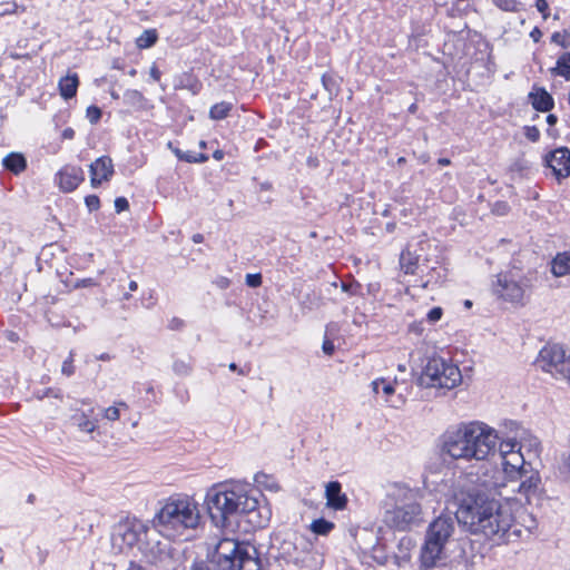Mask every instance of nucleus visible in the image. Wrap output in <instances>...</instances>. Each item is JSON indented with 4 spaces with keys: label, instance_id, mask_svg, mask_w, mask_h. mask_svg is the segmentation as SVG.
Listing matches in <instances>:
<instances>
[{
    "label": "nucleus",
    "instance_id": "obj_2",
    "mask_svg": "<svg viewBox=\"0 0 570 570\" xmlns=\"http://www.w3.org/2000/svg\"><path fill=\"white\" fill-rule=\"evenodd\" d=\"M205 502L213 523L219 528L228 527L235 515H245L254 528H263L268 521L267 510L246 484L229 483L208 490Z\"/></svg>",
    "mask_w": 570,
    "mask_h": 570
},
{
    "label": "nucleus",
    "instance_id": "obj_62",
    "mask_svg": "<svg viewBox=\"0 0 570 570\" xmlns=\"http://www.w3.org/2000/svg\"><path fill=\"white\" fill-rule=\"evenodd\" d=\"M99 358L105 361V360H108V358H109V356H108L107 354H101V355L99 356Z\"/></svg>",
    "mask_w": 570,
    "mask_h": 570
},
{
    "label": "nucleus",
    "instance_id": "obj_34",
    "mask_svg": "<svg viewBox=\"0 0 570 570\" xmlns=\"http://www.w3.org/2000/svg\"><path fill=\"white\" fill-rule=\"evenodd\" d=\"M157 39L158 35L155 29L145 30V48L154 46Z\"/></svg>",
    "mask_w": 570,
    "mask_h": 570
},
{
    "label": "nucleus",
    "instance_id": "obj_8",
    "mask_svg": "<svg viewBox=\"0 0 570 570\" xmlns=\"http://www.w3.org/2000/svg\"><path fill=\"white\" fill-rule=\"evenodd\" d=\"M391 498L394 500V507L385 512L384 521L387 525L406 530L419 521L422 512L419 491L397 487Z\"/></svg>",
    "mask_w": 570,
    "mask_h": 570
},
{
    "label": "nucleus",
    "instance_id": "obj_22",
    "mask_svg": "<svg viewBox=\"0 0 570 570\" xmlns=\"http://www.w3.org/2000/svg\"><path fill=\"white\" fill-rule=\"evenodd\" d=\"M534 109L539 111H549L553 108V99L543 88H537L529 95Z\"/></svg>",
    "mask_w": 570,
    "mask_h": 570
},
{
    "label": "nucleus",
    "instance_id": "obj_45",
    "mask_svg": "<svg viewBox=\"0 0 570 570\" xmlns=\"http://www.w3.org/2000/svg\"><path fill=\"white\" fill-rule=\"evenodd\" d=\"M383 384V393L387 396L394 393V386L391 383H382Z\"/></svg>",
    "mask_w": 570,
    "mask_h": 570
},
{
    "label": "nucleus",
    "instance_id": "obj_51",
    "mask_svg": "<svg viewBox=\"0 0 570 570\" xmlns=\"http://www.w3.org/2000/svg\"><path fill=\"white\" fill-rule=\"evenodd\" d=\"M177 156H178L180 159H185V160H187V161H189V163H190V161H197V160H198V159H197V158H195V157H191V156H189V155H183V154H180L179 151H177Z\"/></svg>",
    "mask_w": 570,
    "mask_h": 570
},
{
    "label": "nucleus",
    "instance_id": "obj_3",
    "mask_svg": "<svg viewBox=\"0 0 570 570\" xmlns=\"http://www.w3.org/2000/svg\"><path fill=\"white\" fill-rule=\"evenodd\" d=\"M495 429L481 421L461 422L441 438V452L453 460L487 461L500 448Z\"/></svg>",
    "mask_w": 570,
    "mask_h": 570
},
{
    "label": "nucleus",
    "instance_id": "obj_15",
    "mask_svg": "<svg viewBox=\"0 0 570 570\" xmlns=\"http://www.w3.org/2000/svg\"><path fill=\"white\" fill-rule=\"evenodd\" d=\"M309 550L307 540L296 533L289 534L279 546V556L287 562L298 564L304 561Z\"/></svg>",
    "mask_w": 570,
    "mask_h": 570
},
{
    "label": "nucleus",
    "instance_id": "obj_32",
    "mask_svg": "<svg viewBox=\"0 0 570 570\" xmlns=\"http://www.w3.org/2000/svg\"><path fill=\"white\" fill-rule=\"evenodd\" d=\"M86 116L90 124H97L101 118V109L97 106H89Z\"/></svg>",
    "mask_w": 570,
    "mask_h": 570
},
{
    "label": "nucleus",
    "instance_id": "obj_17",
    "mask_svg": "<svg viewBox=\"0 0 570 570\" xmlns=\"http://www.w3.org/2000/svg\"><path fill=\"white\" fill-rule=\"evenodd\" d=\"M90 184L94 188L98 187L102 181H108L112 177L114 164L109 156L97 158L89 166Z\"/></svg>",
    "mask_w": 570,
    "mask_h": 570
},
{
    "label": "nucleus",
    "instance_id": "obj_12",
    "mask_svg": "<svg viewBox=\"0 0 570 570\" xmlns=\"http://www.w3.org/2000/svg\"><path fill=\"white\" fill-rule=\"evenodd\" d=\"M400 266L406 283V293H410L411 288H426L433 281V268H429L426 265L419 264V256L412 253L410 249L402 252L400 257Z\"/></svg>",
    "mask_w": 570,
    "mask_h": 570
},
{
    "label": "nucleus",
    "instance_id": "obj_41",
    "mask_svg": "<svg viewBox=\"0 0 570 570\" xmlns=\"http://www.w3.org/2000/svg\"><path fill=\"white\" fill-rule=\"evenodd\" d=\"M322 83H323V86H324V88H325L326 90H328L330 92H332V90H333V88H332V87L334 86V81H333V79H332L331 77H327L326 75H323V77H322Z\"/></svg>",
    "mask_w": 570,
    "mask_h": 570
},
{
    "label": "nucleus",
    "instance_id": "obj_46",
    "mask_svg": "<svg viewBox=\"0 0 570 570\" xmlns=\"http://www.w3.org/2000/svg\"><path fill=\"white\" fill-rule=\"evenodd\" d=\"M530 37L533 39L534 42H538L540 40V38L542 37V32L539 28H534L530 32Z\"/></svg>",
    "mask_w": 570,
    "mask_h": 570
},
{
    "label": "nucleus",
    "instance_id": "obj_19",
    "mask_svg": "<svg viewBox=\"0 0 570 570\" xmlns=\"http://www.w3.org/2000/svg\"><path fill=\"white\" fill-rule=\"evenodd\" d=\"M83 179V170L78 166H65L57 174L59 187L65 193L73 191Z\"/></svg>",
    "mask_w": 570,
    "mask_h": 570
},
{
    "label": "nucleus",
    "instance_id": "obj_63",
    "mask_svg": "<svg viewBox=\"0 0 570 570\" xmlns=\"http://www.w3.org/2000/svg\"><path fill=\"white\" fill-rule=\"evenodd\" d=\"M200 239H202V235H195L194 236V240L195 242H200Z\"/></svg>",
    "mask_w": 570,
    "mask_h": 570
},
{
    "label": "nucleus",
    "instance_id": "obj_59",
    "mask_svg": "<svg viewBox=\"0 0 570 570\" xmlns=\"http://www.w3.org/2000/svg\"><path fill=\"white\" fill-rule=\"evenodd\" d=\"M136 45L138 48H142V36H140L136 39Z\"/></svg>",
    "mask_w": 570,
    "mask_h": 570
},
{
    "label": "nucleus",
    "instance_id": "obj_35",
    "mask_svg": "<svg viewBox=\"0 0 570 570\" xmlns=\"http://www.w3.org/2000/svg\"><path fill=\"white\" fill-rule=\"evenodd\" d=\"M443 311L441 307H433L426 315L430 323H436L441 320Z\"/></svg>",
    "mask_w": 570,
    "mask_h": 570
},
{
    "label": "nucleus",
    "instance_id": "obj_49",
    "mask_svg": "<svg viewBox=\"0 0 570 570\" xmlns=\"http://www.w3.org/2000/svg\"><path fill=\"white\" fill-rule=\"evenodd\" d=\"M183 326V321L181 320H178V318H173L170 321V328L173 330H178Z\"/></svg>",
    "mask_w": 570,
    "mask_h": 570
},
{
    "label": "nucleus",
    "instance_id": "obj_33",
    "mask_svg": "<svg viewBox=\"0 0 570 570\" xmlns=\"http://www.w3.org/2000/svg\"><path fill=\"white\" fill-rule=\"evenodd\" d=\"M85 204H86V206H87L89 212L98 210L99 207H100V200H99V197L97 195H88L85 198Z\"/></svg>",
    "mask_w": 570,
    "mask_h": 570
},
{
    "label": "nucleus",
    "instance_id": "obj_14",
    "mask_svg": "<svg viewBox=\"0 0 570 570\" xmlns=\"http://www.w3.org/2000/svg\"><path fill=\"white\" fill-rule=\"evenodd\" d=\"M142 532V522L140 520L126 519L120 521L112 532V544L120 551L132 550L137 548L141 550L140 534Z\"/></svg>",
    "mask_w": 570,
    "mask_h": 570
},
{
    "label": "nucleus",
    "instance_id": "obj_27",
    "mask_svg": "<svg viewBox=\"0 0 570 570\" xmlns=\"http://www.w3.org/2000/svg\"><path fill=\"white\" fill-rule=\"evenodd\" d=\"M233 109V105L230 102L222 101L214 105L209 110V117L213 120H220L228 116L229 111Z\"/></svg>",
    "mask_w": 570,
    "mask_h": 570
},
{
    "label": "nucleus",
    "instance_id": "obj_13",
    "mask_svg": "<svg viewBox=\"0 0 570 570\" xmlns=\"http://www.w3.org/2000/svg\"><path fill=\"white\" fill-rule=\"evenodd\" d=\"M542 368L570 384V352L558 344L547 345L540 351Z\"/></svg>",
    "mask_w": 570,
    "mask_h": 570
},
{
    "label": "nucleus",
    "instance_id": "obj_61",
    "mask_svg": "<svg viewBox=\"0 0 570 570\" xmlns=\"http://www.w3.org/2000/svg\"><path fill=\"white\" fill-rule=\"evenodd\" d=\"M445 563H446V561H444V563H443L442 566H440V567H439V568H440V570H450V568H449V567H446V564H445Z\"/></svg>",
    "mask_w": 570,
    "mask_h": 570
},
{
    "label": "nucleus",
    "instance_id": "obj_11",
    "mask_svg": "<svg viewBox=\"0 0 570 570\" xmlns=\"http://www.w3.org/2000/svg\"><path fill=\"white\" fill-rule=\"evenodd\" d=\"M531 284L529 279L512 271L500 273L493 284V293L502 301L524 306L529 301Z\"/></svg>",
    "mask_w": 570,
    "mask_h": 570
},
{
    "label": "nucleus",
    "instance_id": "obj_9",
    "mask_svg": "<svg viewBox=\"0 0 570 570\" xmlns=\"http://www.w3.org/2000/svg\"><path fill=\"white\" fill-rule=\"evenodd\" d=\"M421 384L426 387L451 390L462 381L460 368L442 357H432L421 375Z\"/></svg>",
    "mask_w": 570,
    "mask_h": 570
},
{
    "label": "nucleus",
    "instance_id": "obj_48",
    "mask_svg": "<svg viewBox=\"0 0 570 570\" xmlns=\"http://www.w3.org/2000/svg\"><path fill=\"white\" fill-rule=\"evenodd\" d=\"M561 38H562L561 33L556 32V33L552 35L551 39H552L553 42L559 43L562 47H567V45L561 40Z\"/></svg>",
    "mask_w": 570,
    "mask_h": 570
},
{
    "label": "nucleus",
    "instance_id": "obj_47",
    "mask_svg": "<svg viewBox=\"0 0 570 570\" xmlns=\"http://www.w3.org/2000/svg\"><path fill=\"white\" fill-rule=\"evenodd\" d=\"M75 136V130L72 128H66L63 131H62V137L65 139H72Z\"/></svg>",
    "mask_w": 570,
    "mask_h": 570
},
{
    "label": "nucleus",
    "instance_id": "obj_4",
    "mask_svg": "<svg viewBox=\"0 0 570 570\" xmlns=\"http://www.w3.org/2000/svg\"><path fill=\"white\" fill-rule=\"evenodd\" d=\"M202 521L196 499L185 493H175L158 500L150 523L161 537L181 540L196 531Z\"/></svg>",
    "mask_w": 570,
    "mask_h": 570
},
{
    "label": "nucleus",
    "instance_id": "obj_10",
    "mask_svg": "<svg viewBox=\"0 0 570 570\" xmlns=\"http://www.w3.org/2000/svg\"><path fill=\"white\" fill-rule=\"evenodd\" d=\"M507 485L508 480L503 470L499 471L495 468H487L482 473L470 474L459 479L453 491V498L455 499V493L462 490V487H464V491L476 492L492 498V494H502L501 489Z\"/></svg>",
    "mask_w": 570,
    "mask_h": 570
},
{
    "label": "nucleus",
    "instance_id": "obj_26",
    "mask_svg": "<svg viewBox=\"0 0 570 570\" xmlns=\"http://www.w3.org/2000/svg\"><path fill=\"white\" fill-rule=\"evenodd\" d=\"M2 165L7 170L18 175L26 169L27 160L22 154L10 153L3 158Z\"/></svg>",
    "mask_w": 570,
    "mask_h": 570
},
{
    "label": "nucleus",
    "instance_id": "obj_25",
    "mask_svg": "<svg viewBox=\"0 0 570 570\" xmlns=\"http://www.w3.org/2000/svg\"><path fill=\"white\" fill-rule=\"evenodd\" d=\"M414 542L410 537H403L397 544V552L394 556L395 563L402 567L410 562L411 551L414 549Z\"/></svg>",
    "mask_w": 570,
    "mask_h": 570
},
{
    "label": "nucleus",
    "instance_id": "obj_28",
    "mask_svg": "<svg viewBox=\"0 0 570 570\" xmlns=\"http://www.w3.org/2000/svg\"><path fill=\"white\" fill-rule=\"evenodd\" d=\"M552 72L570 79V52L563 53L558 59L557 67L552 69Z\"/></svg>",
    "mask_w": 570,
    "mask_h": 570
},
{
    "label": "nucleus",
    "instance_id": "obj_21",
    "mask_svg": "<svg viewBox=\"0 0 570 570\" xmlns=\"http://www.w3.org/2000/svg\"><path fill=\"white\" fill-rule=\"evenodd\" d=\"M94 413V409L90 407L88 412L85 411H76L71 417L70 421L72 425L77 426L79 431L91 433L96 429V421L91 420L90 416Z\"/></svg>",
    "mask_w": 570,
    "mask_h": 570
},
{
    "label": "nucleus",
    "instance_id": "obj_57",
    "mask_svg": "<svg viewBox=\"0 0 570 570\" xmlns=\"http://www.w3.org/2000/svg\"><path fill=\"white\" fill-rule=\"evenodd\" d=\"M439 164L442 166H446L450 164V160L448 158H440Z\"/></svg>",
    "mask_w": 570,
    "mask_h": 570
},
{
    "label": "nucleus",
    "instance_id": "obj_52",
    "mask_svg": "<svg viewBox=\"0 0 570 570\" xmlns=\"http://www.w3.org/2000/svg\"><path fill=\"white\" fill-rule=\"evenodd\" d=\"M547 122H548L550 126L556 125V122H557V117H556L554 115H552V114H551V115H549V116L547 117Z\"/></svg>",
    "mask_w": 570,
    "mask_h": 570
},
{
    "label": "nucleus",
    "instance_id": "obj_42",
    "mask_svg": "<svg viewBox=\"0 0 570 570\" xmlns=\"http://www.w3.org/2000/svg\"><path fill=\"white\" fill-rule=\"evenodd\" d=\"M149 76L153 80L159 81L161 72L155 65H153L149 70Z\"/></svg>",
    "mask_w": 570,
    "mask_h": 570
},
{
    "label": "nucleus",
    "instance_id": "obj_16",
    "mask_svg": "<svg viewBox=\"0 0 570 570\" xmlns=\"http://www.w3.org/2000/svg\"><path fill=\"white\" fill-rule=\"evenodd\" d=\"M170 541L175 540L165 537L155 541L149 540L147 553L148 562L156 566H166L171 559Z\"/></svg>",
    "mask_w": 570,
    "mask_h": 570
},
{
    "label": "nucleus",
    "instance_id": "obj_38",
    "mask_svg": "<svg viewBox=\"0 0 570 570\" xmlns=\"http://www.w3.org/2000/svg\"><path fill=\"white\" fill-rule=\"evenodd\" d=\"M128 207H129V203H128L127 198L117 197L115 199V209L117 213H121V212L128 209Z\"/></svg>",
    "mask_w": 570,
    "mask_h": 570
},
{
    "label": "nucleus",
    "instance_id": "obj_50",
    "mask_svg": "<svg viewBox=\"0 0 570 570\" xmlns=\"http://www.w3.org/2000/svg\"><path fill=\"white\" fill-rule=\"evenodd\" d=\"M382 383H385V380L381 379L372 382V389L374 393H379V385Z\"/></svg>",
    "mask_w": 570,
    "mask_h": 570
},
{
    "label": "nucleus",
    "instance_id": "obj_31",
    "mask_svg": "<svg viewBox=\"0 0 570 570\" xmlns=\"http://www.w3.org/2000/svg\"><path fill=\"white\" fill-rule=\"evenodd\" d=\"M73 357L75 352L70 351L69 356L62 363L61 373L66 376H71L75 374Z\"/></svg>",
    "mask_w": 570,
    "mask_h": 570
},
{
    "label": "nucleus",
    "instance_id": "obj_24",
    "mask_svg": "<svg viewBox=\"0 0 570 570\" xmlns=\"http://www.w3.org/2000/svg\"><path fill=\"white\" fill-rule=\"evenodd\" d=\"M79 86L77 73H69L59 80L58 87L63 99L68 100L76 96Z\"/></svg>",
    "mask_w": 570,
    "mask_h": 570
},
{
    "label": "nucleus",
    "instance_id": "obj_18",
    "mask_svg": "<svg viewBox=\"0 0 570 570\" xmlns=\"http://www.w3.org/2000/svg\"><path fill=\"white\" fill-rule=\"evenodd\" d=\"M546 161L558 179L570 176V150L568 148L556 149L547 156Z\"/></svg>",
    "mask_w": 570,
    "mask_h": 570
},
{
    "label": "nucleus",
    "instance_id": "obj_20",
    "mask_svg": "<svg viewBox=\"0 0 570 570\" xmlns=\"http://www.w3.org/2000/svg\"><path fill=\"white\" fill-rule=\"evenodd\" d=\"M325 495L327 505L335 510H342L346 507V495L341 492V484L336 481H332L326 484Z\"/></svg>",
    "mask_w": 570,
    "mask_h": 570
},
{
    "label": "nucleus",
    "instance_id": "obj_60",
    "mask_svg": "<svg viewBox=\"0 0 570 570\" xmlns=\"http://www.w3.org/2000/svg\"><path fill=\"white\" fill-rule=\"evenodd\" d=\"M50 392H51V390H50V389L46 390L45 392H42V394L38 395V399H40V400H41V399H43L45 396H48Z\"/></svg>",
    "mask_w": 570,
    "mask_h": 570
},
{
    "label": "nucleus",
    "instance_id": "obj_5",
    "mask_svg": "<svg viewBox=\"0 0 570 570\" xmlns=\"http://www.w3.org/2000/svg\"><path fill=\"white\" fill-rule=\"evenodd\" d=\"M500 456L508 482L514 483L520 480L512 491H517L528 503H531L539 497L541 480L537 473H529L519 443L511 439L502 441Z\"/></svg>",
    "mask_w": 570,
    "mask_h": 570
},
{
    "label": "nucleus",
    "instance_id": "obj_30",
    "mask_svg": "<svg viewBox=\"0 0 570 570\" xmlns=\"http://www.w3.org/2000/svg\"><path fill=\"white\" fill-rule=\"evenodd\" d=\"M121 407L122 409H127L126 403L120 402L116 406H110V407L106 409L105 412H104L105 419H107L108 421H116V420H118L120 417V409Z\"/></svg>",
    "mask_w": 570,
    "mask_h": 570
},
{
    "label": "nucleus",
    "instance_id": "obj_43",
    "mask_svg": "<svg viewBox=\"0 0 570 570\" xmlns=\"http://www.w3.org/2000/svg\"><path fill=\"white\" fill-rule=\"evenodd\" d=\"M409 332L414 333L416 335H421L423 333L422 323H412L409 326Z\"/></svg>",
    "mask_w": 570,
    "mask_h": 570
},
{
    "label": "nucleus",
    "instance_id": "obj_23",
    "mask_svg": "<svg viewBox=\"0 0 570 570\" xmlns=\"http://www.w3.org/2000/svg\"><path fill=\"white\" fill-rule=\"evenodd\" d=\"M551 273L556 277L570 275V250L558 253L551 262Z\"/></svg>",
    "mask_w": 570,
    "mask_h": 570
},
{
    "label": "nucleus",
    "instance_id": "obj_58",
    "mask_svg": "<svg viewBox=\"0 0 570 570\" xmlns=\"http://www.w3.org/2000/svg\"><path fill=\"white\" fill-rule=\"evenodd\" d=\"M128 570H141V567L139 564L131 562L130 568Z\"/></svg>",
    "mask_w": 570,
    "mask_h": 570
},
{
    "label": "nucleus",
    "instance_id": "obj_39",
    "mask_svg": "<svg viewBox=\"0 0 570 570\" xmlns=\"http://www.w3.org/2000/svg\"><path fill=\"white\" fill-rule=\"evenodd\" d=\"M535 7L541 13H543V18L547 19L546 11L549 8L547 0H537Z\"/></svg>",
    "mask_w": 570,
    "mask_h": 570
},
{
    "label": "nucleus",
    "instance_id": "obj_54",
    "mask_svg": "<svg viewBox=\"0 0 570 570\" xmlns=\"http://www.w3.org/2000/svg\"><path fill=\"white\" fill-rule=\"evenodd\" d=\"M229 370H230V371H238V373H239L240 375H244L243 370H238V367H237V365H236L235 363H230V364H229Z\"/></svg>",
    "mask_w": 570,
    "mask_h": 570
},
{
    "label": "nucleus",
    "instance_id": "obj_40",
    "mask_svg": "<svg viewBox=\"0 0 570 570\" xmlns=\"http://www.w3.org/2000/svg\"><path fill=\"white\" fill-rule=\"evenodd\" d=\"M323 352L327 355H332L333 352H334V344L332 341L330 340H325L324 343H323Z\"/></svg>",
    "mask_w": 570,
    "mask_h": 570
},
{
    "label": "nucleus",
    "instance_id": "obj_53",
    "mask_svg": "<svg viewBox=\"0 0 570 570\" xmlns=\"http://www.w3.org/2000/svg\"><path fill=\"white\" fill-rule=\"evenodd\" d=\"M342 289L344 292H351L352 294H357V292L355 289H353L352 286H348L345 283L342 284Z\"/></svg>",
    "mask_w": 570,
    "mask_h": 570
},
{
    "label": "nucleus",
    "instance_id": "obj_56",
    "mask_svg": "<svg viewBox=\"0 0 570 570\" xmlns=\"http://www.w3.org/2000/svg\"><path fill=\"white\" fill-rule=\"evenodd\" d=\"M214 158L220 160L223 158V151L217 150L214 153Z\"/></svg>",
    "mask_w": 570,
    "mask_h": 570
},
{
    "label": "nucleus",
    "instance_id": "obj_55",
    "mask_svg": "<svg viewBox=\"0 0 570 570\" xmlns=\"http://www.w3.org/2000/svg\"><path fill=\"white\" fill-rule=\"evenodd\" d=\"M128 287L130 291H137L138 284L135 281H130Z\"/></svg>",
    "mask_w": 570,
    "mask_h": 570
},
{
    "label": "nucleus",
    "instance_id": "obj_7",
    "mask_svg": "<svg viewBox=\"0 0 570 570\" xmlns=\"http://www.w3.org/2000/svg\"><path fill=\"white\" fill-rule=\"evenodd\" d=\"M214 560L217 570H259L261 561L256 548L248 542L223 538L215 547Z\"/></svg>",
    "mask_w": 570,
    "mask_h": 570
},
{
    "label": "nucleus",
    "instance_id": "obj_36",
    "mask_svg": "<svg viewBox=\"0 0 570 570\" xmlns=\"http://www.w3.org/2000/svg\"><path fill=\"white\" fill-rule=\"evenodd\" d=\"M246 284L249 287H258L262 284V276L261 274H247L246 276Z\"/></svg>",
    "mask_w": 570,
    "mask_h": 570
},
{
    "label": "nucleus",
    "instance_id": "obj_64",
    "mask_svg": "<svg viewBox=\"0 0 570 570\" xmlns=\"http://www.w3.org/2000/svg\"><path fill=\"white\" fill-rule=\"evenodd\" d=\"M397 163H399V164H403V163H405V158H403V157L399 158Z\"/></svg>",
    "mask_w": 570,
    "mask_h": 570
},
{
    "label": "nucleus",
    "instance_id": "obj_44",
    "mask_svg": "<svg viewBox=\"0 0 570 570\" xmlns=\"http://www.w3.org/2000/svg\"><path fill=\"white\" fill-rule=\"evenodd\" d=\"M175 370H176L177 373L187 374L190 368H189L188 364H185V363L180 362V363H176L175 364Z\"/></svg>",
    "mask_w": 570,
    "mask_h": 570
},
{
    "label": "nucleus",
    "instance_id": "obj_1",
    "mask_svg": "<svg viewBox=\"0 0 570 570\" xmlns=\"http://www.w3.org/2000/svg\"><path fill=\"white\" fill-rule=\"evenodd\" d=\"M455 519L472 534L495 541H515L535 528V519L517 502L462 490L455 493Z\"/></svg>",
    "mask_w": 570,
    "mask_h": 570
},
{
    "label": "nucleus",
    "instance_id": "obj_6",
    "mask_svg": "<svg viewBox=\"0 0 570 570\" xmlns=\"http://www.w3.org/2000/svg\"><path fill=\"white\" fill-rule=\"evenodd\" d=\"M454 531L455 521L451 515H440L429 525L420 554L422 570H432L446 561V546Z\"/></svg>",
    "mask_w": 570,
    "mask_h": 570
},
{
    "label": "nucleus",
    "instance_id": "obj_37",
    "mask_svg": "<svg viewBox=\"0 0 570 570\" xmlns=\"http://www.w3.org/2000/svg\"><path fill=\"white\" fill-rule=\"evenodd\" d=\"M524 135L529 140L537 141L540 137V131L537 127L530 126V127H525Z\"/></svg>",
    "mask_w": 570,
    "mask_h": 570
},
{
    "label": "nucleus",
    "instance_id": "obj_29",
    "mask_svg": "<svg viewBox=\"0 0 570 570\" xmlns=\"http://www.w3.org/2000/svg\"><path fill=\"white\" fill-rule=\"evenodd\" d=\"M333 528H334V523L330 522L325 519L314 520L311 524V530L314 533L321 534V535L328 534Z\"/></svg>",
    "mask_w": 570,
    "mask_h": 570
}]
</instances>
